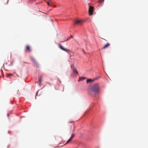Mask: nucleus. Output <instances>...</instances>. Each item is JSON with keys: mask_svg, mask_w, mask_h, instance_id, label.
<instances>
[{"mask_svg": "<svg viewBox=\"0 0 148 148\" xmlns=\"http://www.w3.org/2000/svg\"><path fill=\"white\" fill-rule=\"evenodd\" d=\"M90 92H92L95 94L98 93L99 90V84L96 83L92 85L90 89Z\"/></svg>", "mask_w": 148, "mask_h": 148, "instance_id": "nucleus-1", "label": "nucleus"}, {"mask_svg": "<svg viewBox=\"0 0 148 148\" xmlns=\"http://www.w3.org/2000/svg\"><path fill=\"white\" fill-rule=\"evenodd\" d=\"M94 10V8L91 6H89V13L90 15H91L92 14Z\"/></svg>", "mask_w": 148, "mask_h": 148, "instance_id": "nucleus-2", "label": "nucleus"}, {"mask_svg": "<svg viewBox=\"0 0 148 148\" xmlns=\"http://www.w3.org/2000/svg\"><path fill=\"white\" fill-rule=\"evenodd\" d=\"M59 47L62 50L66 52H67L68 51H69V52H71V51L68 49H67L65 48H64L61 45L59 44L58 45Z\"/></svg>", "mask_w": 148, "mask_h": 148, "instance_id": "nucleus-3", "label": "nucleus"}, {"mask_svg": "<svg viewBox=\"0 0 148 148\" xmlns=\"http://www.w3.org/2000/svg\"><path fill=\"white\" fill-rule=\"evenodd\" d=\"M77 74V72L76 69H74L73 73L71 75V76L73 77H75Z\"/></svg>", "mask_w": 148, "mask_h": 148, "instance_id": "nucleus-4", "label": "nucleus"}, {"mask_svg": "<svg viewBox=\"0 0 148 148\" xmlns=\"http://www.w3.org/2000/svg\"><path fill=\"white\" fill-rule=\"evenodd\" d=\"M82 21L81 20H76L74 24V25L75 24L77 25H81L82 24Z\"/></svg>", "mask_w": 148, "mask_h": 148, "instance_id": "nucleus-5", "label": "nucleus"}, {"mask_svg": "<svg viewBox=\"0 0 148 148\" xmlns=\"http://www.w3.org/2000/svg\"><path fill=\"white\" fill-rule=\"evenodd\" d=\"M110 45V43H107L106 44L103 46V47L102 48V49H105L109 47Z\"/></svg>", "mask_w": 148, "mask_h": 148, "instance_id": "nucleus-6", "label": "nucleus"}, {"mask_svg": "<svg viewBox=\"0 0 148 148\" xmlns=\"http://www.w3.org/2000/svg\"><path fill=\"white\" fill-rule=\"evenodd\" d=\"M26 49L29 52H30L31 51L30 47L29 45H27L26 46Z\"/></svg>", "mask_w": 148, "mask_h": 148, "instance_id": "nucleus-7", "label": "nucleus"}, {"mask_svg": "<svg viewBox=\"0 0 148 148\" xmlns=\"http://www.w3.org/2000/svg\"><path fill=\"white\" fill-rule=\"evenodd\" d=\"M42 76H40L38 78V82H39V85L40 86V84L41 82V79H42Z\"/></svg>", "mask_w": 148, "mask_h": 148, "instance_id": "nucleus-8", "label": "nucleus"}, {"mask_svg": "<svg viewBox=\"0 0 148 148\" xmlns=\"http://www.w3.org/2000/svg\"><path fill=\"white\" fill-rule=\"evenodd\" d=\"M94 81V80H92L91 79H87L86 80V82L87 83H88L92 82H93Z\"/></svg>", "mask_w": 148, "mask_h": 148, "instance_id": "nucleus-9", "label": "nucleus"}, {"mask_svg": "<svg viewBox=\"0 0 148 148\" xmlns=\"http://www.w3.org/2000/svg\"><path fill=\"white\" fill-rule=\"evenodd\" d=\"M85 78L84 77H79V81H83V80H84L85 79Z\"/></svg>", "mask_w": 148, "mask_h": 148, "instance_id": "nucleus-10", "label": "nucleus"}, {"mask_svg": "<svg viewBox=\"0 0 148 148\" xmlns=\"http://www.w3.org/2000/svg\"><path fill=\"white\" fill-rule=\"evenodd\" d=\"M72 139H71L70 138L66 142V144H66L69 143L70 142L71 140Z\"/></svg>", "mask_w": 148, "mask_h": 148, "instance_id": "nucleus-11", "label": "nucleus"}, {"mask_svg": "<svg viewBox=\"0 0 148 148\" xmlns=\"http://www.w3.org/2000/svg\"><path fill=\"white\" fill-rule=\"evenodd\" d=\"M75 134H73L71 136V137H70V138L71 139H72L75 136Z\"/></svg>", "mask_w": 148, "mask_h": 148, "instance_id": "nucleus-12", "label": "nucleus"}, {"mask_svg": "<svg viewBox=\"0 0 148 148\" xmlns=\"http://www.w3.org/2000/svg\"><path fill=\"white\" fill-rule=\"evenodd\" d=\"M32 61H33V62L34 63H35L36 64V63L37 62L36 61V60L34 59V58H32Z\"/></svg>", "mask_w": 148, "mask_h": 148, "instance_id": "nucleus-13", "label": "nucleus"}, {"mask_svg": "<svg viewBox=\"0 0 148 148\" xmlns=\"http://www.w3.org/2000/svg\"><path fill=\"white\" fill-rule=\"evenodd\" d=\"M72 36H70V37H69L68 38V39H67L66 40H65V41H61V42H65V41H66L68 40H69V39H70V38H72Z\"/></svg>", "mask_w": 148, "mask_h": 148, "instance_id": "nucleus-14", "label": "nucleus"}, {"mask_svg": "<svg viewBox=\"0 0 148 148\" xmlns=\"http://www.w3.org/2000/svg\"><path fill=\"white\" fill-rule=\"evenodd\" d=\"M104 0H100L99 1V2L101 3L103 2Z\"/></svg>", "mask_w": 148, "mask_h": 148, "instance_id": "nucleus-15", "label": "nucleus"}, {"mask_svg": "<svg viewBox=\"0 0 148 148\" xmlns=\"http://www.w3.org/2000/svg\"><path fill=\"white\" fill-rule=\"evenodd\" d=\"M71 69H74V65L73 64V65H72L71 66Z\"/></svg>", "mask_w": 148, "mask_h": 148, "instance_id": "nucleus-16", "label": "nucleus"}, {"mask_svg": "<svg viewBox=\"0 0 148 148\" xmlns=\"http://www.w3.org/2000/svg\"><path fill=\"white\" fill-rule=\"evenodd\" d=\"M45 0V1H46V3H47L48 5V6H49V2L47 1H46V0Z\"/></svg>", "mask_w": 148, "mask_h": 148, "instance_id": "nucleus-17", "label": "nucleus"}, {"mask_svg": "<svg viewBox=\"0 0 148 148\" xmlns=\"http://www.w3.org/2000/svg\"><path fill=\"white\" fill-rule=\"evenodd\" d=\"M47 84H49L50 85H51V84L49 82H47Z\"/></svg>", "mask_w": 148, "mask_h": 148, "instance_id": "nucleus-18", "label": "nucleus"}, {"mask_svg": "<svg viewBox=\"0 0 148 148\" xmlns=\"http://www.w3.org/2000/svg\"><path fill=\"white\" fill-rule=\"evenodd\" d=\"M48 1L49 2H50L51 1V0H48Z\"/></svg>", "mask_w": 148, "mask_h": 148, "instance_id": "nucleus-19", "label": "nucleus"}, {"mask_svg": "<svg viewBox=\"0 0 148 148\" xmlns=\"http://www.w3.org/2000/svg\"><path fill=\"white\" fill-rule=\"evenodd\" d=\"M9 75V76H10V75H10V74H9V75Z\"/></svg>", "mask_w": 148, "mask_h": 148, "instance_id": "nucleus-20", "label": "nucleus"}]
</instances>
